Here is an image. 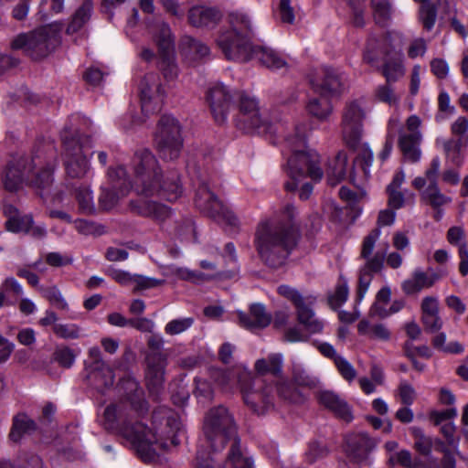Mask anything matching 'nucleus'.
<instances>
[{
	"label": "nucleus",
	"instance_id": "nucleus-14",
	"mask_svg": "<svg viewBox=\"0 0 468 468\" xmlns=\"http://www.w3.org/2000/svg\"><path fill=\"white\" fill-rule=\"evenodd\" d=\"M196 207L205 215L231 227L239 225L238 218L211 192L207 183H200L195 197Z\"/></svg>",
	"mask_w": 468,
	"mask_h": 468
},
{
	"label": "nucleus",
	"instance_id": "nucleus-28",
	"mask_svg": "<svg viewBox=\"0 0 468 468\" xmlns=\"http://www.w3.org/2000/svg\"><path fill=\"white\" fill-rule=\"evenodd\" d=\"M374 447V441L364 433L352 435L346 439V452L358 463L366 461Z\"/></svg>",
	"mask_w": 468,
	"mask_h": 468
},
{
	"label": "nucleus",
	"instance_id": "nucleus-24",
	"mask_svg": "<svg viewBox=\"0 0 468 468\" xmlns=\"http://www.w3.org/2000/svg\"><path fill=\"white\" fill-rule=\"evenodd\" d=\"M237 314L239 324L250 331L263 329L271 322V316L261 303L251 304L248 314L238 311Z\"/></svg>",
	"mask_w": 468,
	"mask_h": 468
},
{
	"label": "nucleus",
	"instance_id": "nucleus-51",
	"mask_svg": "<svg viewBox=\"0 0 468 468\" xmlns=\"http://www.w3.org/2000/svg\"><path fill=\"white\" fill-rule=\"evenodd\" d=\"M277 395L283 400L296 403L300 401L299 392L292 387L290 382L282 376L278 378L276 384Z\"/></svg>",
	"mask_w": 468,
	"mask_h": 468
},
{
	"label": "nucleus",
	"instance_id": "nucleus-57",
	"mask_svg": "<svg viewBox=\"0 0 468 468\" xmlns=\"http://www.w3.org/2000/svg\"><path fill=\"white\" fill-rule=\"evenodd\" d=\"M396 395L399 397L400 402L405 406L412 405L417 398L414 387L405 379L400 380Z\"/></svg>",
	"mask_w": 468,
	"mask_h": 468
},
{
	"label": "nucleus",
	"instance_id": "nucleus-22",
	"mask_svg": "<svg viewBox=\"0 0 468 468\" xmlns=\"http://www.w3.org/2000/svg\"><path fill=\"white\" fill-rule=\"evenodd\" d=\"M239 92H233L221 83L210 87L207 92V101L209 104L212 115L218 123H223L229 110L233 106V99Z\"/></svg>",
	"mask_w": 468,
	"mask_h": 468
},
{
	"label": "nucleus",
	"instance_id": "nucleus-46",
	"mask_svg": "<svg viewBox=\"0 0 468 468\" xmlns=\"http://www.w3.org/2000/svg\"><path fill=\"white\" fill-rule=\"evenodd\" d=\"M349 288L347 281L343 277L339 281L335 290L328 295V303L333 309L339 308L348 299Z\"/></svg>",
	"mask_w": 468,
	"mask_h": 468
},
{
	"label": "nucleus",
	"instance_id": "nucleus-7",
	"mask_svg": "<svg viewBox=\"0 0 468 468\" xmlns=\"http://www.w3.org/2000/svg\"><path fill=\"white\" fill-rule=\"evenodd\" d=\"M60 29L56 25L40 27L28 33L17 35L11 42L14 50L23 49L24 53L35 60L48 56L60 43Z\"/></svg>",
	"mask_w": 468,
	"mask_h": 468
},
{
	"label": "nucleus",
	"instance_id": "nucleus-21",
	"mask_svg": "<svg viewBox=\"0 0 468 468\" xmlns=\"http://www.w3.org/2000/svg\"><path fill=\"white\" fill-rule=\"evenodd\" d=\"M239 113L237 117V125L240 129L251 131L267 124V120L262 117L258 101L254 97L244 93H238Z\"/></svg>",
	"mask_w": 468,
	"mask_h": 468
},
{
	"label": "nucleus",
	"instance_id": "nucleus-27",
	"mask_svg": "<svg viewBox=\"0 0 468 468\" xmlns=\"http://www.w3.org/2000/svg\"><path fill=\"white\" fill-rule=\"evenodd\" d=\"M187 17L193 27H213L220 20L221 14L217 8L197 5L188 10Z\"/></svg>",
	"mask_w": 468,
	"mask_h": 468
},
{
	"label": "nucleus",
	"instance_id": "nucleus-38",
	"mask_svg": "<svg viewBox=\"0 0 468 468\" xmlns=\"http://www.w3.org/2000/svg\"><path fill=\"white\" fill-rule=\"evenodd\" d=\"M181 49L184 56L191 60H197L209 55V48L192 37L186 36L181 41Z\"/></svg>",
	"mask_w": 468,
	"mask_h": 468
},
{
	"label": "nucleus",
	"instance_id": "nucleus-23",
	"mask_svg": "<svg viewBox=\"0 0 468 468\" xmlns=\"http://www.w3.org/2000/svg\"><path fill=\"white\" fill-rule=\"evenodd\" d=\"M6 217L5 226L10 232H24L31 234H43L46 229L41 226H35L30 215H22L13 205H5L3 208Z\"/></svg>",
	"mask_w": 468,
	"mask_h": 468
},
{
	"label": "nucleus",
	"instance_id": "nucleus-42",
	"mask_svg": "<svg viewBox=\"0 0 468 468\" xmlns=\"http://www.w3.org/2000/svg\"><path fill=\"white\" fill-rule=\"evenodd\" d=\"M441 168V159L439 156L432 158L430 166L425 171V176H418L412 181V186L421 190L426 184L428 186L438 185V176Z\"/></svg>",
	"mask_w": 468,
	"mask_h": 468
},
{
	"label": "nucleus",
	"instance_id": "nucleus-31",
	"mask_svg": "<svg viewBox=\"0 0 468 468\" xmlns=\"http://www.w3.org/2000/svg\"><path fill=\"white\" fill-rule=\"evenodd\" d=\"M87 378L90 385L99 390L112 386L114 375L112 369L107 365L101 367H86Z\"/></svg>",
	"mask_w": 468,
	"mask_h": 468
},
{
	"label": "nucleus",
	"instance_id": "nucleus-18",
	"mask_svg": "<svg viewBox=\"0 0 468 468\" xmlns=\"http://www.w3.org/2000/svg\"><path fill=\"white\" fill-rule=\"evenodd\" d=\"M244 402L258 415H263L274 407V395L271 386H264L260 379L240 387Z\"/></svg>",
	"mask_w": 468,
	"mask_h": 468
},
{
	"label": "nucleus",
	"instance_id": "nucleus-53",
	"mask_svg": "<svg viewBox=\"0 0 468 468\" xmlns=\"http://www.w3.org/2000/svg\"><path fill=\"white\" fill-rule=\"evenodd\" d=\"M193 324L192 317L176 318L165 324V333L168 335H177L187 331Z\"/></svg>",
	"mask_w": 468,
	"mask_h": 468
},
{
	"label": "nucleus",
	"instance_id": "nucleus-45",
	"mask_svg": "<svg viewBox=\"0 0 468 468\" xmlns=\"http://www.w3.org/2000/svg\"><path fill=\"white\" fill-rule=\"evenodd\" d=\"M391 298V291L390 288L386 286L381 288L377 295L376 301L373 303L370 314L371 315L378 316L380 318H385L388 316V309L386 305L389 303Z\"/></svg>",
	"mask_w": 468,
	"mask_h": 468
},
{
	"label": "nucleus",
	"instance_id": "nucleus-25",
	"mask_svg": "<svg viewBox=\"0 0 468 468\" xmlns=\"http://www.w3.org/2000/svg\"><path fill=\"white\" fill-rule=\"evenodd\" d=\"M442 275V272H436L432 269H429L427 271L416 269L412 275L403 282L402 290L406 294L418 293L425 288L432 287Z\"/></svg>",
	"mask_w": 468,
	"mask_h": 468
},
{
	"label": "nucleus",
	"instance_id": "nucleus-52",
	"mask_svg": "<svg viewBox=\"0 0 468 468\" xmlns=\"http://www.w3.org/2000/svg\"><path fill=\"white\" fill-rule=\"evenodd\" d=\"M374 18L379 25H385L391 16L389 0H371Z\"/></svg>",
	"mask_w": 468,
	"mask_h": 468
},
{
	"label": "nucleus",
	"instance_id": "nucleus-6",
	"mask_svg": "<svg viewBox=\"0 0 468 468\" xmlns=\"http://www.w3.org/2000/svg\"><path fill=\"white\" fill-rule=\"evenodd\" d=\"M388 250V243L380 241L378 236H367L363 240L361 257L366 260V262L359 269L356 292L357 302H361L364 299L374 274L382 271L386 258L389 267L397 269L401 266V255L392 252L387 256Z\"/></svg>",
	"mask_w": 468,
	"mask_h": 468
},
{
	"label": "nucleus",
	"instance_id": "nucleus-47",
	"mask_svg": "<svg viewBox=\"0 0 468 468\" xmlns=\"http://www.w3.org/2000/svg\"><path fill=\"white\" fill-rule=\"evenodd\" d=\"M292 380L299 386L312 387L316 383L315 378L310 375L297 359L292 360Z\"/></svg>",
	"mask_w": 468,
	"mask_h": 468
},
{
	"label": "nucleus",
	"instance_id": "nucleus-50",
	"mask_svg": "<svg viewBox=\"0 0 468 468\" xmlns=\"http://www.w3.org/2000/svg\"><path fill=\"white\" fill-rule=\"evenodd\" d=\"M464 236H449V242L459 248V271L463 276L468 274V245L463 240Z\"/></svg>",
	"mask_w": 468,
	"mask_h": 468
},
{
	"label": "nucleus",
	"instance_id": "nucleus-13",
	"mask_svg": "<svg viewBox=\"0 0 468 468\" xmlns=\"http://www.w3.org/2000/svg\"><path fill=\"white\" fill-rule=\"evenodd\" d=\"M165 340L160 335H153L147 340L148 347L152 350L146 356L147 369L145 378L147 387L152 392H158L165 380L166 357L161 353Z\"/></svg>",
	"mask_w": 468,
	"mask_h": 468
},
{
	"label": "nucleus",
	"instance_id": "nucleus-58",
	"mask_svg": "<svg viewBox=\"0 0 468 468\" xmlns=\"http://www.w3.org/2000/svg\"><path fill=\"white\" fill-rule=\"evenodd\" d=\"M81 331L76 324H58L53 327L54 334L63 339H77L80 337Z\"/></svg>",
	"mask_w": 468,
	"mask_h": 468
},
{
	"label": "nucleus",
	"instance_id": "nucleus-48",
	"mask_svg": "<svg viewBox=\"0 0 468 468\" xmlns=\"http://www.w3.org/2000/svg\"><path fill=\"white\" fill-rule=\"evenodd\" d=\"M75 197L78 201L80 210L83 213H91L95 210L92 191L89 186H80L76 188Z\"/></svg>",
	"mask_w": 468,
	"mask_h": 468
},
{
	"label": "nucleus",
	"instance_id": "nucleus-3",
	"mask_svg": "<svg viewBox=\"0 0 468 468\" xmlns=\"http://www.w3.org/2000/svg\"><path fill=\"white\" fill-rule=\"evenodd\" d=\"M203 432L196 468H252V460L240 450L236 423L227 408L220 405L206 413Z\"/></svg>",
	"mask_w": 468,
	"mask_h": 468
},
{
	"label": "nucleus",
	"instance_id": "nucleus-4",
	"mask_svg": "<svg viewBox=\"0 0 468 468\" xmlns=\"http://www.w3.org/2000/svg\"><path fill=\"white\" fill-rule=\"evenodd\" d=\"M229 27L221 29L216 39L217 46L227 59L246 62L256 58L271 70H287L288 63L278 51L251 45L253 25L247 14L232 12L229 16Z\"/></svg>",
	"mask_w": 468,
	"mask_h": 468
},
{
	"label": "nucleus",
	"instance_id": "nucleus-39",
	"mask_svg": "<svg viewBox=\"0 0 468 468\" xmlns=\"http://www.w3.org/2000/svg\"><path fill=\"white\" fill-rule=\"evenodd\" d=\"M306 110L310 115L319 121H325L333 112V105L326 96L310 98L306 103Z\"/></svg>",
	"mask_w": 468,
	"mask_h": 468
},
{
	"label": "nucleus",
	"instance_id": "nucleus-20",
	"mask_svg": "<svg viewBox=\"0 0 468 468\" xmlns=\"http://www.w3.org/2000/svg\"><path fill=\"white\" fill-rule=\"evenodd\" d=\"M38 165H40V161L37 158H32L30 162L22 157L10 161L2 175L5 188L7 191L15 192L19 190L25 183L28 184L29 175Z\"/></svg>",
	"mask_w": 468,
	"mask_h": 468
},
{
	"label": "nucleus",
	"instance_id": "nucleus-9",
	"mask_svg": "<svg viewBox=\"0 0 468 468\" xmlns=\"http://www.w3.org/2000/svg\"><path fill=\"white\" fill-rule=\"evenodd\" d=\"M154 140L159 154L163 159H176L183 145L178 122L173 116H162L158 122Z\"/></svg>",
	"mask_w": 468,
	"mask_h": 468
},
{
	"label": "nucleus",
	"instance_id": "nucleus-54",
	"mask_svg": "<svg viewBox=\"0 0 468 468\" xmlns=\"http://www.w3.org/2000/svg\"><path fill=\"white\" fill-rule=\"evenodd\" d=\"M43 296L57 309L67 311L69 304L63 297L61 292L56 286H51L46 289L40 288Z\"/></svg>",
	"mask_w": 468,
	"mask_h": 468
},
{
	"label": "nucleus",
	"instance_id": "nucleus-49",
	"mask_svg": "<svg viewBox=\"0 0 468 468\" xmlns=\"http://www.w3.org/2000/svg\"><path fill=\"white\" fill-rule=\"evenodd\" d=\"M446 338L445 333L437 334L431 340L433 347L447 354H461L464 351V346L457 341L446 344Z\"/></svg>",
	"mask_w": 468,
	"mask_h": 468
},
{
	"label": "nucleus",
	"instance_id": "nucleus-15",
	"mask_svg": "<svg viewBox=\"0 0 468 468\" xmlns=\"http://www.w3.org/2000/svg\"><path fill=\"white\" fill-rule=\"evenodd\" d=\"M308 80L313 90L324 96H339L346 89L345 74L328 66L312 71Z\"/></svg>",
	"mask_w": 468,
	"mask_h": 468
},
{
	"label": "nucleus",
	"instance_id": "nucleus-61",
	"mask_svg": "<svg viewBox=\"0 0 468 468\" xmlns=\"http://www.w3.org/2000/svg\"><path fill=\"white\" fill-rule=\"evenodd\" d=\"M53 356L56 362L66 368L72 367L76 359V354L68 346L57 348Z\"/></svg>",
	"mask_w": 468,
	"mask_h": 468
},
{
	"label": "nucleus",
	"instance_id": "nucleus-62",
	"mask_svg": "<svg viewBox=\"0 0 468 468\" xmlns=\"http://www.w3.org/2000/svg\"><path fill=\"white\" fill-rule=\"evenodd\" d=\"M176 274L182 280L189 281L192 282H199L213 279L215 276L212 274H206L200 271H192L187 268H178Z\"/></svg>",
	"mask_w": 468,
	"mask_h": 468
},
{
	"label": "nucleus",
	"instance_id": "nucleus-2",
	"mask_svg": "<svg viewBox=\"0 0 468 468\" xmlns=\"http://www.w3.org/2000/svg\"><path fill=\"white\" fill-rule=\"evenodd\" d=\"M133 180L130 182L125 168L122 165L110 167L107 177L111 186H101L99 197V207L102 210L112 209L125 197L131 189L145 198L177 200L183 192L179 176L171 172L164 174L158 160L147 149L137 151L132 161Z\"/></svg>",
	"mask_w": 468,
	"mask_h": 468
},
{
	"label": "nucleus",
	"instance_id": "nucleus-33",
	"mask_svg": "<svg viewBox=\"0 0 468 468\" xmlns=\"http://www.w3.org/2000/svg\"><path fill=\"white\" fill-rule=\"evenodd\" d=\"M298 322L303 324L310 334H318L323 331L324 323L317 319L313 309L305 303L301 302L296 307Z\"/></svg>",
	"mask_w": 468,
	"mask_h": 468
},
{
	"label": "nucleus",
	"instance_id": "nucleus-11",
	"mask_svg": "<svg viewBox=\"0 0 468 468\" xmlns=\"http://www.w3.org/2000/svg\"><path fill=\"white\" fill-rule=\"evenodd\" d=\"M69 133L68 130L61 133L64 146L63 164L66 174L71 178H82L90 168V156L87 154V150L80 143V138L69 137Z\"/></svg>",
	"mask_w": 468,
	"mask_h": 468
},
{
	"label": "nucleus",
	"instance_id": "nucleus-5",
	"mask_svg": "<svg viewBox=\"0 0 468 468\" xmlns=\"http://www.w3.org/2000/svg\"><path fill=\"white\" fill-rule=\"evenodd\" d=\"M306 136V126L300 124L295 127L294 134L286 138L285 144L291 152L286 165V173L290 177V181L284 185L287 191H294L298 184L307 176L314 181H320L323 177L319 155L307 148Z\"/></svg>",
	"mask_w": 468,
	"mask_h": 468
},
{
	"label": "nucleus",
	"instance_id": "nucleus-56",
	"mask_svg": "<svg viewBox=\"0 0 468 468\" xmlns=\"http://www.w3.org/2000/svg\"><path fill=\"white\" fill-rule=\"evenodd\" d=\"M405 73L403 65L399 60L387 61L382 69L386 82L392 83L400 79Z\"/></svg>",
	"mask_w": 468,
	"mask_h": 468
},
{
	"label": "nucleus",
	"instance_id": "nucleus-36",
	"mask_svg": "<svg viewBox=\"0 0 468 468\" xmlns=\"http://www.w3.org/2000/svg\"><path fill=\"white\" fill-rule=\"evenodd\" d=\"M37 158V160L41 161L38 157ZM41 165L42 162H40V165ZM37 167V165L31 172L32 176L29 175V178H27L28 184L39 189L41 191V195H44V193L48 194L49 191V187L51 186V184L53 182V168L48 165H46L45 167L38 169L37 171H35Z\"/></svg>",
	"mask_w": 468,
	"mask_h": 468
},
{
	"label": "nucleus",
	"instance_id": "nucleus-40",
	"mask_svg": "<svg viewBox=\"0 0 468 468\" xmlns=\"http://www.w3.org/2000/svg\"><path fill=\"white\" fill-rule=\"evenodd\" d=\"M93 10L91 0H84L81 5L75 11L67 27L68 34H73L81 29L90 19Z\"/></svg>",
	"mask_w": 468,
	"mask_h": 468
},
{
	"label": "nucleus",
	"instance_id": "nucleus-55",
	"mask_svg": "<svg viewBox=\"0 0 468 468\" xmlns=\"http://www.w3.org/2000/svg\"><path fill=\"white\" fill-rule=\"evenodd\" d=\"M375 96L379 101L390 106L397 105L400 100V96L394 91L391 83L388 82L379 85L375 90Z\"/></svg>",
	"mask_w": 468,
	"mask_h": 468
},
{
	"label": "nucleus",
	"instance_id": "nucleus-64",
	"mask_svg": "<svg viewBox=\"0 0 468 468\" xmlns=\"http://www.w3.org/2000/svg\"><path fill=\"white\" fill-rule=\"evenodd\" d=\"M335 364L340 375L347 381H353L356 377V371L354 367L343 356H335Z\"/></svg>",
	"mask_w": 468,
	"mask_h": 468
},
{
	"label": "nucleus",
	"instance_id": "nucleus-41",
	"mask_svg": "<svg viewBox=\"0 0 468 468\" xmlns=\"http://www.w3.org/2000/svg\"><path fill=\"white\" fill-rule=\"evenodd\" d=\"M441 168V159L439 156L432 158L430 166L425 171V176H418L412 181V186L421 190L426 184L428 186L438 185V176Z\"/></svg>",
	"mask_w": 468,
	"mask_h": 468
},
{
	"label": "nucleus",
	"instance_id": "nucleus-35",
	"mask_svg": "<svg viewBox=\"0 0 468 468\" xmlns=\"http://www.w3.org/2000/svg\"><path fill=\"white\" fill-rule=\"evenodd\" d=\"M347 165V154L344 151H340L331 160L327 167V181L330 185L335 186L340 183L346 176Z\"/></svg>",
	"mask_w": 468,
	"mask_h": 468
},
{
	"label": "nucleus",
	"instance_id": "nucleus-43",
	"mask_svg": "<svg viewBox=\"0 0 468 468\" xmlns=\"http://www.w3.org/2000/svg\"><path fill=\"white\" fill-rule=\"evenodd\" d=\"M357 329L359 334L367 335L371 339L388 341L390 338V332L383 324H370L369 322L362 320L359 322Z\"/></svg>",
	"mask_w": 468,
	"mask_h": 468
},
{
	"label": "nucleus",
	"instance_id": "nucleus-60",
	"mask_svg": "<svg viewBox=\"0 0 468 468\" xmlns=\"http://www.w3.org/2000/svg\"><path fill=\"white\" fill-rule=\"evenodd\" d=\"M196 388L195 396L204 401H209L212 399L214 395L213 388L208 380L202 378H197L195 379Z\"/></svg>",
	"mask_w": 468,
	"mask_h": 468
},
{
	"label": "nucleus",
	"instance_id": "nucleus-8",
	"mask_svg": "<svg viewBox=\"0 0 468 468\" xmlns=\"http://www.w3.org/2000/svg\"><path fill=\"white\" fill-rule=\"evenodd\" d=\"M145 24L158 47L160 69L164 77L172 80L177 77L178 69L175 59V44L170 26L162 19L152 20L148 17H145Z\"/></svg>",
	"mask_w": 468,
	"mask_h": 468
},
{
	"label": "nucleus",
	"instance_id": "nucleus-59",
	"mask_svg": "<svg viewBox=\"0 0 468 468\" xmlns=\"http://www.w3.org/2000/svg\"><path fill=\"white\" fill-rule=\"evenodd\" d=\"M211 377L221 388L230 390L238 376L234 371L215 369L211 372Z\"/></svg>",
	"mask_w": 468,
	"mask_h": 468
},
{
	"label": "nucleus",
	"instance_id": "nucleus-30",
	"mask_svg": "<svg viewBox=\"0 0 468 468\" xmlns=\"http://www.w3.org/2000/svg\"><path fill=\"white\" fill-rule=\"evenodd\" d=\"M49 216L52 218H58L62 222L72 225L74 229L80 234H103L105 232L103 226L94 222H89L82 219L71 222L70 217L62 210L51 209L49 211Z\"/></svg>",
	"mask_w": 468,
	"mask_h": 468
},
{
	"label": "nucleus",
	"instance_id": "nucleus-12",
	"mask_svg": "<svg viewBox=\"0 0 468 468\" xmlns=\"http://www.w3.org/2000/svg\"><path fill=\"white\" fill-rule=\"evenodd\" d=\"M365 118L366 112L361 101L346 102L342 113L341 130L344 142L352 149H357L361 144Z\"/></svg>",
	"mask_w": 468,
	"mask_h": 468
},
{
	"label": "nucleus",
	"instance_id": "nucleus-26",
	"mask_svg": "<svg viewBox=\"0 0 468 468\" xmlns=\"http://www.w3.org/2000/svg\"><path fill=\"white\" fill-rule=\"evenodd\" d=\"M129 207L132 212L144 217H150L158 222H163L171 215L169 207L155 200H131Z\"/></svg>",
	"mask_w": 468,
	"mask_h": 468
},
{
	"label": "nucleus",
	"instance_id": "nucleus-10",
	"mask_svg": "<svg viewBox=\"0 0 468 468\" xmlns=\"http://www.w3.org/2000/svg\"><path fill=\"white\" fill-rule=\"evenodd\" d=\"M300 236H258L256 240L261 260L269 266H282Z\"/></svg>",
	"mask_w": 468,
	"mask_h": 468
},
{
	"label": "nucleus",
	"instance_id": "nucleus-37",
	"mask_svg": "<svg viewBox=\"0 0 468 468\" xmlns=\"http://www.w3.org/2000/svg\"><path fill=\"white\" fill-rule=\"evenodd\" d=\"M327 213L331 223L334 225V231H344L351 225L354 219L350 217L348 207H339L335 203H328Z\"/></svg>",
	"mask_w": 468,
	"mask_h": 468
},
{
	"label": "nucleus",
	"instance_id": "nucleus-63",
	"mask_svg": "<svg viewBox=\"0 0 468 468\" xmlns=\"http://www.w3.org/2000/svg\"><path fill=\"white\" fill-rule=\"evenodd\" d=\"M380 51V40L370 37L367 40L364 52V60L368 64H373L378 58Z\"/></svg>",
	"mask_w": 468,
	"mask_h": 468
},
{
	"label": "nucleus",
	"instance_id": "nucleus-1",
	"mask_svg": "<svg viewBox=\"0 0 468 468\" xmlns=\"http://www.w3.org/2000/svg\"><path fill=\"white\" fill-rule=\"evenodd\" d=\"M126 385L133 394L104 410L102 425L106 430L120 434L144 463L154 462L159 451L180 443L179 437L185 434L181 419L172 410L159 408L153 414L155 430L153 432L138 420L148 410L146 402L142 399L138 383L129 379Z\"/></svg>",
	"mask_w": 468,
	"mask_h": 468
},
{
	"label": "nucleus",
	"instance_id": "nucleus-16",
	"mask_svg": "<svg viewBox=\"0 0 468 468\" xmlns=\"http://www.w3.org/2000/svg\"><path fill=\"white\" fill-rule=\"evenodd\" d=\"M421 120L412 114L406 120L405 127H399L398 144L403 156L410 162L416 163L420 159V144L422 133Z\"/></svg>",
	"mask_w": 468,
	"mask_h": 468
},
{
	"label": "nucleus",
	"instance_id": "nucleus-32",
	"mask_svg": "<svg viewBox=\"0 0 468 468\" xmlns=\"http://www.w3.org/2000/svg\"><path fill=\"white\" fill-rule=\"evenodd\" d=\"M283 356L280 353L271 354L265 358L258 359L254 368L261 376L271 375L280 378L282 376Z\"/></svg>",
	"mask_w": 468,
	"mask_h": 468
},
{
	"label": "nucleus",
	"instance_id": "nucleus-19",
	"mask_svg": "<svg viewBox=\"0 0 468 468\" xmlns=\"http://www.w3.org/2000/svg\"><path fill=\"white\" fill-rule=\"evenodd\" d=\"M139 91L142 112L145 115L160 111L165 91L157 73H147L140 82Z\"/></svg>",
	"mask_w": 468,
	"mask_h": 468
},
{
	"label": "nucleus",
	"instance_id": "nucleus-17",
	"mask_svg": "<svg viewBox=\"0 0 468 468\" xmlns=\"http://www.w3.org/2000/svg\"><path fill=\"white\" fill-rule=\"evenodd\" d=\"M321 218L313 215L306 219L299 218V212L292 204H287L282 211V218L279 225L280 234H302L314 233L320 230Z\"/></svg>",
	"mask_w": 468,
	"mask_h": 468
},
{
	"label": "nucleus",
	"instance_id": "nucleus-29",
	"mask_svg": "<svg viewBox=\"0 0 468 468\" xmlns=\"http://www.w3.org/2000/svg\"><path fill=\"white\" fill-rule=\"evenodd\" d=\"M318 399L323 406L334 412L337 417L346 421L352 420L348 404L336 393L330 390H323L319 392Z\"/></svg>",
	"mask_w": 468,
	"mask_h": 468
},
{
	"label": "nucleus",
	"instance_id": "nucleus-44",
	"mask_svg": "<svg viewBox=\"0 0 468 468\" xmlns=\"http://www.w3.org/2000/svg\"><path fill=\"white\" fill-rule=\"evenodd\" d=\"M35 429L36 425L31 419L25 414H19L14 420L10 438L14 441H17L21 439L23 434L29 433Z\"/></svg>",
	"mask_w": 468,
	"mask_h": 468
},
{
	"label": "nucleus",
	"instance_id": "nucleus-34",
	"mask_svg": "<svg viewBox=\"0 0 468 468\" xmlns=\"http://www.w3.org/2000/svg\"><path fill=\"white\" fill-rule=\"evenodd\" d=\"M420 197L425 204L437 210V219L441 217L440 208L452 202V198L444 195L438 185L427 186L425 188L423 187L420 192Z\"/></svg>",
	"mask_w": 468,
	"mask_h": 468
}]
</instances>
